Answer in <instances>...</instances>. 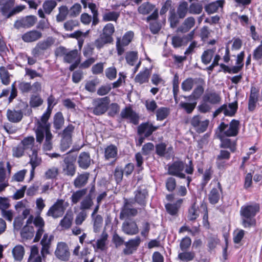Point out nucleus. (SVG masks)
<instances>
[{
  "label": "nucleus",
  "mask_w": 262,
  "mask_h": 262,
  "mask_svg": "<svg viewBox=\"0 0 262 262\" xmlns=\"http://www.w3.org/2000/svg\"><path fill=\"white\" fill-rule=\"evenodd\" d=\"M42 37V33L36 30L28 31L24 33L21 38L25 42H32L35 41Z\"/></svg>",
  "instance_id": "nucleus-26"
},
{
  "label": "nucleus",
  "mask_w": 262,
  "mask_h": 262,
  "mask_svg": "<svg viewBox=\"0 0 262 262\" xmlns=\"http://www.w3.org/2000/svg\"><path fill=\"white\" fill-rule=\"evenodd\" d=\"M68 206V203L64 200L58 199L56 202L52 205L46 213L48 216H51L53 219H57L62 216Z\"/></svg>",
  "instance_id": "nucleus-5"
},
{
  "label": "nucleus",
  "mask_w": 262,
  "mask_h": 262,
  "mask_svg": "<svg viewBox=\"0 0 262 262\" xmlns=\"http://www.w3.org/2000/svg\"><path fill=\"white\" fill-rule=\"evenodd\" d=\"M219 129L227 137H235L238 134L239 122L238 120L233 119L229 123L226 124L222 122L219 126Z\"/></svg>",
  "instance_id": "nucleus-7"
},
{
  "label": "nucleus",
  "mask_w": 262,
  "mask_h": 262,
  "mask_svg": "<svg viewBox=\"0 0 262 262\" xmlns=\"http://www.w3.org/2000/svg\"><path fill=\"white\" fill-rule=\"evenodd\" d=\"M75 127L72 124H69L66 127L62 133L61 141V149L64 151L70 147L72 142V135Z\"/></svg>",
  "instance_id": "nucleus-13"
},
{
  "label": "nucleus",
  "mask_w": 262,
  "mask_h": 262,
  "mask_svg": "<svg viewBox=\"0 0 262 262\" xmlns=\"http://www.w3.org/2000/svg\"><path fill=\"white\" fill-rule=\"evenodd\" d=\"M222 190L220 183H217L216 186L212 188L208 195V199L211 204H215L219 202Z\"/></svg>",
  "instance_id": "nucleus-28"
},
{
  "label": "nucleus",
  "mask_w": 262,
  "mask_h": 262,
  "mask_svg": "<svg viewBox=\"0 0 262 262\" xmlns=\"http://www.w3.org/2000/svg\"><path fill=\"white\" fill-rule=\"evenodd\" d=\"M199 215V207L195 204H193L189 209L187 218L189 221L195 220Z\"/></svg>",
  "instance_id": "nucleus-56"
},
{
  "label": "nucleus",
  "mask_w": 262,
  "mask_h": 262,
  "mask_svg": "<svg viewBox=\"0 0 262 262\" xmlns=\"http://www.w3.org/2000/svg\"><path fill=\"white\" fill-rule=\"evenodd\" d=\"M90 177V173L88 172H84L82 173H78L73 181V185L76 188H81L88 183Z\"/></svg>",
  "instance_id": "nucleus-31"
},
{
  "label": "nucleus",
  "mask_w": 262,
  "mask_h": 262,
  "mask_svg": "<svg viewBox=\"0 0 262 262\" xmlns=\"http://www.w3.org/2000/svg\"><path fill=\"white\" fill-rule=\"evenodd\" d=\"M57 4L54 0H46L42 4V10L44 14L50 15L55 8Z\"/></svg>",
  "instance_id": "nucleus-44"
},
{
  "label": "nucleus",
  "mask_w": 262,
  "mask_h": 262,
  "mask_svg": "<svg viewBox=\"0 0 262 262\" xmlns=\"http://www.w3.org/2000/svg\"><path fill=\"white\" fill-rule=\"evenodd\" d=\"M91 217L93 222L94 231L97 232L102 225L103 217L99 214L91 216Z\"/></svg>",
  "instance_id": "nucleus-62"
},
{
  "label": "nucleus",
  "mask_w": 262,
  "mask_h": 262,
  "mask_svg": "<svg viewBox=\"0 0 262 262\" xmlns=\"http://www.w3.org/2000/svg\"><path fill=\"white\" fill-rule=\"evenodd\" d=\"M200 79L188 78L183 81L181 84V88L183 91H190L194 84L197 83Z\"/></svg>",
  "instance_id": "nucleus-41"
},
{
  "label": "nucleus",
  "mask_w": 262,
  "mask_h": 262,
  "mask_svg": "<svg viewBox=\"0 0 262 262\" xmlns=\"http://www.w3.org/2000/svg\"><path fill=\"white\" fill-rule=\"evenodd\" d=\"M222 7L223 2L221 1H216L206 5L205 10L208 14H212L216 12L220 7Z\"/></svg>",
  "instance_id": "nucleus-46"
},
{
  "label": "nucleus",
  "mask_w": 262,
  "mask_h": 262,
  "mask_svg": "<svg viewBox=\"0 0 262 262\" xmlns=\"http://www.w3.org/2000/svg\"><path fill=\"white\" fill-rule=\"evenodd\" d=\"M236 141H231L228 138L223 139L221 140L220 147L222 148H229L231 152H234L236 149Z\"/></svg>",
  "instance_id": "nucleus-50"
},
{
  "label": "nucleus",
  "mask_w": 262,
  "mask_h": 262,
  "mask_svg": "<svg viewBox=\"0 0 262 262\" xmlns=\"http://www.w3.org/2000/svg\"><path fill=\"white\" fill-rule=\"evenodd\" d=\"M32 222L34 226L37 228L36 233L34 239V241L35 242H37L40 240L44 232L45 223L43 219L40 216V215H39V214H37V215L35 218L33 217Z\"/></svg>",
  "instance_id": "nucleus-19"
},
{
  "label": "nucleus",
  "mask_w": 262,
  "mask_h": 262,
  "mask_svg": "<svg viewBox=\"0 0 262 262\" xmlns=\"http://www.w3.org/2000/svg\"><path fill=\"white\" fill-rule=\"evenodd\" d=\"M182 202V200L180 199L177 201V203L174 204L168 203L165 205V208L167 212L172 215H176L180 207V205Z\"/></svg>",
  "instance_id": "nucleus-48"
},
{
  "label": "nucleus",
  "mask_w": 262,
  "mask_h": 262,
  "mask_svg": "<svg viewBox=\"0 0 262 262\" xmlns=\"http://www.w3.org/2000/svg\"><path fill=\"white\" fill-rule=\"evenodd\" d=\"M110 101L108 97L94 99L92 102L93 107L91 108L93 113L97 116L104 114L107 110Z\"/></svg>",
  "instance_id": "nucleus-8"
},
{
  "label": "nucleus",
  "mask_w": 262,
  "mask_h": 262,
  "mask_svg": "<svg viewBox=\"0 0 262 262\" xmlns=\"http://www.w3.org/2000/svg\"><path fill=\"white\" fill-rule=\"evenodd\" d=\"M53 238L54 236L53 235H48L47 233L43 235V238L40 242L42 246L41 253L43 256L49 253V249Z\"/></svg>",
  "instance_id": "nucleus-29"
},
{
  "label": "nucleus",
  "mask_w": 262,
  "mask_h": 262,
  "mask_svg": "<svg viewBox=\"0 0 262 262\" xmlns=\"http://www.w3.org/2000/svg\"><path fill=\"white\" fill-rule=\"evenodd\" d=\"M7 171L5 169V164L3 161H0V182L8 181L7 177H9L11 173V167L9 162L7 163Z\"/></svg>",
  "instance_id": "nucleus-37"
},
{
  "label": "nucleus",
  "mask_w": 262,
  "mask_h": 262,
  "mask_svg": "<svg viewBox=\"0 0 262 262\" xmlns=\"http://www.w3.org/2000/svg\"><path fill=\"white\" fill-rule=\"evenodd\" d=\"M188 174H192L194 172V167L192 161L190 160L188 164L182 161H176L172 164L168 165V173L170 175L177 177L180 179H186L187 187H189L190 183L192 181L191 177L186 174L183 171Z\"/></svg>",
  "instance_id": "nucleus-1"
},
{
  "label": "nucleus",
  "mask_w": 262,
  "mask_h": 262,
  "mask_svg": "<svg viewBox=\"0 0 262 262\" xmlns=\"http://www.w3.org/2000/svg\"><path fill=\"white\" fill-rule=\"evenodd\" d=\"M41 261L42 258L38 253L37 248L36 247L32 248L28 262H41Z\"/></svg>",
  "instance_id": "nucleus-60"
},
{
  "label": "nucleus",
  "mask_w": 262,
  "mask_h": 262,
  "mask_svg": "<svg viewBox=\"0 0 262 262\" xmlns=\"http://www.w3.org/2000/svg\"><path fill=\"white\" fill-rule=\"evenodd\" d=\"M37 14L39 17L42 18L40 20L36 26L38 29L43 30L49 28L50 24L47 18H46V15L42 9L38 10Z\"/></svg>",
  "instance_id": "nucleus-39"
},
{
  "label": "nucleus",
  "mask_w": 262,
  "mask_h": 262,
  "mask_svg": "<svg viewBox=\"0 0 262 262\" xmlns=\"http://www.w3.org/2000/svg\"><path fill=\"white\" fill-rule=\"evenodd\" d=\"M15 0H6L4 4H2L1 8V11L2 14L7 18V16L11 10V9L14 6Z\"/></svg>",
  "instance_id": "nucleus-52"
},
{
  "label": "nucleus",
  "mask_w": 262,
  "mask_h": 262,
  "mask_svg": "<svg viewBox=\"0 0 262 262\" xmlns=\"http://www.w3.org/2000/svg\"><path fill=\"white\" fill-rule=\"evenodd\" d=\"M169 112V108L167 107H160L156 111L157 120L158 121L164 120L168 116Z\"/></svg>",
  "instance_id": "nucleus-63"
},
{
  "label": "nucleus",
  "mask_w": 262,
  "mask_h": 262,
  "mask_svg": "<svg viewBox=\"0 0 262 262\" xmlns=\"http://www.w3.org/2000/svg\"><path fill=\"white\" fill-rule=\"evenodd\" d=\"M113 41L109 39L100 34L99 37L95 40L94 45L97 49L100 50L103 48L105 45L110 44Z\"/></svg>",
  "instance_id": "nucleus-54"
},
{
  "label": "nucleus",
  "mask_w": 262,
  "mask_h": 262,
  "mask_svg": "<svg viewBox=\"0 0 262 262\" xmlns=\"http://www.w3.org/2000/svg\"><path fill=\"white\" fill-rule=\"evenodd\" d=\"M149 73L148 70L146 68L143 71L140 72L135 77L136 82L142 84L148 81Z\"/></svg>",
  "instance_id": "nucleus-59"
},
{
  "label": "nucleus",
  "mask_w": 262,
  "mask_h": 262,
  "mask_svg": "<svg viewBox=\"0 0 262 262\" xmlns=\"http://www.w3.org/2000/svg\"><path fill=\"white\" fill-rule=\"evenodd\" d=\"M140 243L141 238L138 236L125 242L124 244L125 248L123 250L124 253L126 255L132 254L134 251L137 250Z\"/></svg>",
  "instance_id": "nucleus-24"
},
{
  "label": "nucleus",
  "mask_w": 262,
  "mask_h": 262,
  "mask_svg": "<svg viewBox=\"0 0 262 262\" xmlns=\"http://www.w3.org/2000/svg\"><path fill=\"white\" fill-rule=\"evenodd\" d=\"M189 12L188 4L186 2H181L177 9V13L180 18H183Z\"/></svg>",
  "instance_id": "nucleus-57"
},
{
  "label": "nucleus",
  "mask_w": 262,
  "mask_h": 262,
  "mask_svg": "<svg viewBox=\"0 0 262 262\" xmlns=\"http://www.w3.org/2000/svg\"><path fill=\"white\" fill-rule=\"evenodd\" d=\"M134 37V32L129 31L126 32L122 38L118 37L116 41V49L118 55H121L124 52V47L129 45Z\"/></svg>",
  "instance_id": "nucleus-10"
},
{
  "label": "nucleus",
  "mask_w": 262,
  "mask_h": 262,
  "mask_svg": "<svg viewBox=\"0 0 262 262\" xmlns=\"http://www.w3.org/2000/svg\"><path fill=\"white\" fill-rule=\"evenodd\" d=\"M230 153L225 150H221L219 154L217 156L216 164L220 169L224 168L226 166V162L229 160Z\"/></svg>",
  "instance_id": "nucleus-30"
},
{
  "label": "nucleus",
  "mask_w": 262,
  "mask_h": 262,
  "mask_svg": "<svg viewBox=\"0 0 262 262\" xmlns=\"http://www.w3.org/2000/svg\"><path fill=\"white\" fill-rule=\"evenodd\" d=\"M52 111L46 112L42 114L40 120L37 121L36 128L35 130L36 141L40 144L45 138V133L50 131V124L48 121L50 117Z\"/></svg>",
  "instance_id": "nucleus-4"
},
{
  "label": "nucleus",
  "mask_w": 262,
  "mask_h": 262,
  "mask_svg": "<svg viewBox=\"0 0 262 262\" xmlns=\"http://www.w3.org/2000/svg\"><path fill=\"white\" fill-rule=\"evenodd\" d=\"M36 21L37 17L35 16H27L19 20H17L14 24V27L16 29L20 28H29L33 26Z\"/></svg>",
  "instance_id": "nucleus-17"
},
{
  "label": "nucleus",
  "mask_w": 262,
  "mask_h": 262,
  "mask_svg": "<svg viewBox=\"0 0 262 262\" xmlns=\"http://www.w3.org/2000/svg\"><path fill=\"white\" fill-rule=\"evenodd\" d=\"M23 117V113L21 110H8L7 111V117L8 120L13 123L20 122Z\"/></svg>",
  "instance_id": "nucleus-32"
},
{
  "label": "nucleus",
  "mask_w": 262,
  "mask_h": 262,
  "mask_svg": "<svg viewBox=\"0 0 262 262\" xmlns=\"http://www.w3.org/2000/svg\"><path fill=\"white\" fill-rule=\"evenodd\" d=\"M92 161L89 153L82 152L78 156L77 163L79 167L83 169H86L90 166Z\"/></svg>",
  "instance_id": "nucleus-27"
},
{
  "label": "nucleus",
  "mask_w": 262,
  "mask_h": 262,
  "mask_svg": "<svg viewBox=\"0 0 262 262\" xmlns=\"http://www.w3.org/2000/svg\"><path fill=\"white\" fill-rule=\"evenodd\" d=\"M118 155V148L113 144L107 146L104 149V157L106 160L116 159Z\"/></svg>",
  "instance_id": "nucleus-38"
},
{
  "label": "nucleus",
  "mask_w": 262,
  "mask_h": 262,
  "mask_svg": "<svg viewBox=\"0 0 262 262\" xmlns=\"http://www.w3.org/2000/svg\"><path fill=\"white\" fill-rule=\"evenodd\" d=\"M195 256L194 252L186 250L178 253V259L183 262H188L193 260Z\"/></svg>",
  "instance_id": "nucleus-43"
},
{
  "label": "nucleus",
  "mask_w": 262,
  "mask_h": 262,
  "mask_svg": "<svg viewBox=\"0 0 262 262\" xmlns=\"http://www.w3.org/2000/svg\"><path fill=\"white\" fill-rule=\"evenodd\" d=\"M115 29L114 26L112 23H108L105 25L102 29V32L101 35L113 41V35L115 32Z\"/></svg>",
  "instance_id": "nucleus-40"
},
{
  "label": "nucleus",
  "mask_w": 262,
  "mask_h": 262,
  "mask_svg": "<svg viewBox=\"0 0 262 262\" xmlns=\"http://www.w3.org/2000/svg\"><path fill=\"white\" fill-rule=\"evenodd\" d=\"M135 201L139 205L145 207L146 205L147 199L148 196L146 189L140 187L134 192Z\"/></svg>",
  "instance_id": "nucleus-18"
},
{
  "label": "nucleus",
  "mask_w": 262,
  "mask_h": 262,
  "mask_svg": "<svg viewBox=\"0 0 262 262\" xmlns=\"http://www.w3.org/2000/svg\"><path fill=\"white\" fill-rule=\"evenodd\" d=\"M61 168L62 172L65 176L72 177L75 174L76 167L74 160L70 156L64 157Z\"/></svg>",
  "instance_id": "nucleus-11"
},
{
  "label": "nucleus",
  "mask_w": 262,
  "mask_h": 262,
  "mask_svg": "<svg viewBox=\"0 0 262 262\" xmlns=\"http://www.w3.org/2000/svg\"><path fill=\"white\" fill-rule=\"evenodd\" d=\"M259 94L255 89H252L248 101V110L253 111L255 110L256 103L258 100Z\"/></svg>",
  "instance_id": "nucleus-35"
},
{
  "label": "nucleus",
  "mask_w": 262,
  "mask_h": 262,
  "mask_svg": "<svg viewBox=\"0 0 262 262\" xmlns=\"http://www.w3.org/2000/svg\"><path fill=\"white\" fill-rule=\"evenodd\" d=\"M73 221V214L71 211H68L60 221L59 227L61 230H67L71 228Z\"/></svg>",
  "instance_id": "nucleus-33"
},
{
  "label": "nucleus",
  "mask_w": 262,
  "mask_h": 262,
  "mask_svg": "<svg viewBox=\"0 0 262 262\" xmlns=\"http://www.w3.org/2000/svg\"><path fill=\"white\" fill-rule=\"evenodd\" d=\"M33 219V216L30 215L27 221L26 225L23 228L20 232L21 237L23 239H30L34 236V228L32 226H30L32 223Z\"/></svg>",
  "instance_id": "nucleus-22"
},
{
  "label": "nucleus",
  "mask_w": 262,
  "mask_h": 262,
  "mask_svg": "<svg viewBox=\"0 0 262 262\" xmlns=\"http://www.w3.org/2000/svg\"><path fill=\"white\" fill-rule=\"evenodd\" d=\"M223 105L226 106V107H225L224 110V115L226 116H233L236 113L238 108V104L236 100L233 102L230 103L228 105L226 104H223Z\"/></svg>",
  "instance_id": "nucleus-45"
},
{
  "label": "nucleus",
  "mask_w": 262,
  "mask_h": 262,
  "mask_svg": "<svg viewBox=\"0 0 262 262\" xmlns=\"http://www.w3.org/2000/svg\"><path fill=\"white\" fill-rule=\"evenodd\" d=\"M120 16V12L116 11H109L104 13L102 15L103 21H116Z\"/></svg>",
  "instance_id": "nucleus-53"
},
{
  "label": "nucleus",
  "mask_w": 262,
  "mask_h": 262,
  "mask_svg": "<svg viewBox=\"0 0 262 262\" xmlns=\"http://www.w3.org/2000/svg\"><path fill=\"white\" fill-rule=\"evenodd\" d=\"M133 201L124 199V205L121 210L120 218L121 220L125 217L135 216L137 214L138 210L133 207Z\"/></svg>",
  "instance_id": "nucleus-12"
},
{
  "label": "nucleus",
  "mask_w": 262,
  "mask_h": 262,
  "mask_svg": "<svg viewBox=\"0 0 262 262\" xmlns=\"http://www.w3.org/2000/svg\"><path fill=\"white\" fill-rule=\"evenodd\" d=\"M24 254V248L20 245L15 246L12 250V254L15 260H21L23 258Z\"/></svg>",
  "instance_id": "nucleus-47"
},
{
  "label": "nucleus",
  "mask_w": 262,
  "mask_h": 262,
  "mask_svg": "<svg viewBox=\"0 0 262 262\" xmlns=\"http://www.w3.org/2000/svg\"><path fill=\"white\" fill-rule=\"evenodd\" d=\"M55 254L58 259L61 260L67 261L69 260L70 254L67 244L64 242L58 243L55 251Z\"/></svg>",
  "instance_id": "nucleus-16"
},
{
  "label": "nucleus",
  "mask_w": 262,
  "mask_h": 262,
  "mask_svg": "<svg viewBox=\"0 0 262 262\" xmlns=\"http://www.w3.org/2000/svg\"><path fill=\"white\" fill-rule=\"evenodd\" d=\"M139 13L145 15H148L152 12V13L146 18V21L149 22L151 20H156L158 17V10L156 8L155 5L148 2L142 3L138 8Z\"/></svg>",
  "instance_id": "nucleus-6"
},
{
  "label": "nucleus",
  "mask_w": 262,
  "mask_h": 262,
  "mask_svg": "<svg viewBox=\"0 0 262 262\" xmlns=\"http://www.w3.org/2000/svg\"><path fill=\"white\" fill-rule=\"evenodd\" d=\"M204 92V88L202 85H198L193 91L191 94L188 96H184L183 97L187 101L192 100L196 101L201 96Z\"/></svg>",
  "instance_id": "nucleus-42"
},
{
  "label": "nucleus",
  "mask_w": 262,
  "mask_h": 262,
  "mask_svg": "<svg viewBox=\"0 0 262 262\" xmlns=\"http://www.w3.org/2000/svg\"><path fill=\"white\" fill-rule=\"evenodd\" d=\"M120 116L122 119L128 120L129 122L134 124L136 125L139 123L138 116L130 107H126L123 109L121 112Z\"/></svg>",
  "instance_id": "nucleus-20"
},
{
  "label": "nucleus",
  "mask_w": 262,
  "mask_h": 262,
  "mask_svg": "<svg viewBox=\"0 0 262 262\" xmlns=\"http://www.w3.org/2000/svg\"><path fill=\"white\" fill-rule=\"evenodd\" d=\"M158 128V126H154L149 122L143 123L138 127V134L140 135H144V137L147 138L149 137Z\"/></svg>",
  "instance_id": "nucleus-23"
},
{
  "label": "nucleus",
  "mask_w": 262,
  "mask_h": 262,
  "mask_svg": "<svg viewBox=\"0 0 262 262\" xmlns=\"http://www.w3.org/2000/svg\"><path fill=\"white\" fill-rule=\"evenodd\" d=\"M86 189H82L73 192L71 196V202L73 204H76L86 194Z\"/></svg>",
  "instance_id": "nucleus-51"
},
{
  "label": "nucleus",
  "mask_w": 262,
  "mask_h": 262,
  "mask_svg": "<svg viewBox=\"0 0 262 262\" xmlns=\"http://www.w3.org/2000/svg\"><path fill=\"white\" fill-rule=\"evenodd\" d=\"M195 19L192 17H188L185 19L183 24L180 26L178 31L182 33H185L189 31L194 25Z\"/></svg>",
  "instance_id": "nucleus-36"
},
{
  "label": "nucleus",
  "mask_w": 262,
  "mask_h": 262,
  "mask_svg": "<svg viewBox=\"0 0 262 262\" xmlns=\"http://www.w3.org/2000/svg\"><path fill=\"white\" fill-rule=\"evenodd\" d=\"M259 211L257 203L245 205L241 208V224L245 228H250L256 225L255 216Z\"/></svg>",
  "instance_id": "nucleus-2"
},
{
  "label": "nucleus",
  "mask_w": 262,
  "mask_h": 262,
  "mask_svg": "<svg viewBox=\"0 0 262 262\" xmlns=\"http://www.w3.org/2000/svg\"><path fill=\"white\" fill-rule=\"evenodd\" d=\"M38 149V145L35 146V138L30 136L24 138L19 144L13 147L12 154L15 157L20 158L24 155L25 152Z\"/></svg>",
  "instance_id": "nucleus-3"
},
{
  "label": "nucleus",
  "mask_w": 262,
  "mask_h": 262,
  "mask_svg": "<svg viewBox=\"0 0 262 262\" xmlns=\"http://www.w3.org/2000/svg\"><path fill=\"white\" fill-rule=\"evenodd\" d=\"M58 52L64 56L63 60L66 62L70 63L75 61H79L78 52L76 49L68 52L65 48L60 47L58 49Z\"/></svg>",
  "instance_id": "nucleus-15"
},
{
  "label": "nucleus",
  "mask_w": 262,
  "mask_h": 262,
  "mask_svg": "<svg viewBox=\"0 0 262 262\" xmlns=\"http://www.w3.org/2000/svg\"><path fill=\"white\" fill-rule=\"evenodd\" d=\"M93 205V202L90 194L86 195L80 202V208L82 210L89 209Z\"/></svg>",
  "instance_id": "nucleus-64"
},
{
  "label": "nucleus",
  "mask_w": 262,
  "mask_h": 262,
  "mask_svg": "<svg viewBox=\"0 0 262 262\" xmlns=\"http://www.w3.org/2000/svg\"><path fill=\"white\" fill-rule=\"evenodd\" d=\"M123 232L129 235H134L139 232L138 227L135 221L133 220H126L122 226Z\"/></svg>",
  "instance_id": "nucleus-21"
},
{
  "label": "nucleus",
  "mask_w": 262,
  "mask_h": 262,
  "mask_svg": "<svg viewBox=\"0 0 262 262\" xmlns=\"http://www.w3.org/2000/svg\"><path fill=\"white\" fill-rule=\"evenodd\" d=\"M0 78L3 84L7 85L10 83V74L4 67H0Z\"/></svg>",
  "instance_id": "nucleus-61"
},
{
  "label": "nucleus",
  "mask_w": 262,
  "mask_h": 262,
  "mask_svg": "<svg viewBox=\"0 0 262 262\" xmlns=\"http://www.w3.org/2000/svg\"><path fill=\"white\" fill-rule=\"evenodd\" d=\"M64 123V118L62 114L59 112L55 114L54 117L53 126L56 129H60Z\"/></svg>",
  "instance_id": "nucleus-55"
},
{
  "label": "nucleus",
  "mask_w": 262,
  "mask_h": 262,
  "mask_svg": "<svg viewBox=\"0 0 262 262\" xmlns=\"http://www.w3.org/2000/svg\"><path fill=\"white\" fill-rule=\"evenodd\" d=\"M52 37H48L46 39L39 41L32 50V54L34 57H38L43 54L45 50L50 48L54 43Z\"/></svg>",
  "instance_id": "nucleus-9"
},
{
  "label": "nucleus",
  "mask_w": 262,
  "mask_h": 262,
  "mask_svg": "<svg viewBox=\"0 0 262 262\" xmlns=\"http://www.w3.org/2000/svg\"><path fill=\"white\" fill-rule=\"evenodd\" d=\"M190 123L196 132L202 133L206 130L209 123V120L206 119L201 121V117L199 115H196L192 118Z\"/></svg>",
  "instance_id": "nucleus-14"
},
{
  "label": "nucleus",
  "mask_w": 262,
  "mask_h": 262,
  "mask_svg": "<svg viewBox=\"0 0 262 262\" xmlns=\"http://www.w3.org/2000/svg\"><path fill=\"white\" fill-rule=\"evenodd\" d=\"M202 99L211 104H218L221 100L220 94L214 91H206L202 97Z\"/></svg>",
  "instance_id": "nucleus-25"
},
{
  "label": "nucleus",
  "mask_w": 262,
  "mask_h": 262,
  "mask_svg": "<svg viewBox=\"0 0 262 262\" xmlns=\"http://www.w3.org/2000/svg\"><path fill=\"white\" fill-rule=\"evenodd\" d=\"M58 9L59 13L56 16V20L58 22H61L66 19L68 14L69 15V11L66 6H61Z\"/></svg>",
  "instance_id": "nucleus-58"
},
{
  "label": "nucleus",
  "mask_w": 262,
  "mask_h": 262,
  "mask_svg": "<svg viewBox=\"0 0 262 262\" xmlns=\"http://www.w3.org/2000/svg\"><path fill=\"white\" fill-rule=\"evenodd\" d=\"M189 102L181 101L179 106L183 108L187 114H191L193 111L197 104V102L192 100L188 101Z\"/></svg>",
  "instance_id": "nucleus-49"
},
{
  "label": "nucleus",
  "mask_w": 262,
  "mask_h": 262,
  "mask_svg": "<svg viewBox=\"0 0 262 262\" xmlns=\"http://www.w3.org/2000/svg\"><path fill=\"white\" fill-rule=\"evenodd\" d=\"M30 161L29 163L32 166L31 170V174H33L35 169L39 166L41 162V159L38 156V149H33L32 154L29 155Z\"/></svg>",
  "instance_id": "nucleus-34"
}]
</instances>
